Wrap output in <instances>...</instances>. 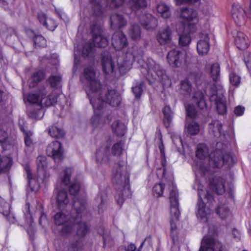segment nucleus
<instances>
[{"label":"nucleus","instance_id":"obj_1","mask_svg":"<svg viewBox=\"0 0 251 251\" xmlns=\"http://www.w3.org/2000/svg\"><path fill=\"white\" fill-rule=\"evenodd\" d=\"M95 75L92 67L84 69V76L89 83L86 92L93 108H103L104 103L113 107L118 106L121 101L119 94L115 90H101L100 83L96 79Z\"/></svg>","mask_w":251,"mask_h":251},{"label":"nucleus","instance_id":"obj_2","mask_svg":"<svg viewBox=\"0 0 251 251\" xmlns=\"http://www.w3.org/2000/svg\"><path fill=\"white\" fill-rule=\"evenodd\" d=\"M193 170L196 175V181L193 186L195 189H197L199 200L197 204L196 215L197 218L201 223H206L209 215L211 213L210 204L212 203L214 199L213 196L207 191L202 189L201 186L198 181V176H204L210 171L209 167L206 166L203 161L197 162L193 166Z\"/></svg>","mask_w":251,"mask_h":251},{"label":"nucleus","instance_id":"obj_3","mask_svg":"<svg viewBox=\"0 0 251 251\" xmlns=\"http://www.w3.org/2000/svg\"><path fill=\"white\" fill-rule=\"evenodd\" d=\"M113 181L116 190L115 199L119 205H122L126 198L131 195L129 189V174L127 173L125 163L119 160L115 163L113 171Z\"/></svg>","mask_w":251,"mask_h":251},{"label":"nucleus","instance_id":"obj_4","mask_svg":"<svg viewBox=\"0 0 251 251\" xmlns=\"http://www.w3.org/2000/svg\"><path fill=\"white\" fill-rule=\"evenodd\" d=\"M73 206L76 214L75 218L73 219V223L78 226L76 234L79 236L84 237L89 231V227L84 221L89 215L86 208V202L84 200H79L75 197Z\"/></svg>","mask_w":251,"mask_h":251},{"label":"nucleus","instance_id":"obj_5","mask_svg":"<svg viewBox=\"0 0 251 251\" xmlns=\"http://www.w3.org/2000/svg\"><path fill=\"white\" fill-rule=\"evenodd\" d=\"M101 66L103 72L108 77L118 78L124 74L122 67L114 61L108 51L102 54Z\"/></svg>","mask_w":251,"mask_h":251},{"label":"nucleus","instance_id":"obj_6","mask_svg":"<svg viewBox=\"0 0 251 251\" xmlns=\"http://www.w3.org/2000/svg\"><path fill=\"white\" fill-rule=\"evenodd\" d=\"M196 105L200 109H203L206 107V103L203 99V95L201 91L194 93L192 102L185 106L187 116L191 119L196 118L198 115V111Z\"/></svg>","mask_w":251,"mask_h":251},{"label":"nucleus","instance_id":"obj_7","mask_svg":"<svg viewBox=\"0 0 251 251\" xmlns=\"http://www.w3.org/2000/svg\"><path fill=\"white\" fill-rule=\"evenodd\" d=\"M211 90L212 92L210 97V100L215 101L219 114H225L226 112V98L224 96V91L222 87L220 86L217 87L214 84L211 87Z\"/></svg>","mask_w":251,"mask_h":251},{"label":"nucleus","instance_id":"obj_8","mask_svg":"<svg viewBox=\"0 0 251 251\" xmlns=\"http://www.w3.org/2000/svg\"><path fill=\"white\" fill-rule=\"evenodd\" d=\"M232 160L230 155L226 152L223 149H216L209 155L210 165L215 168L221 167L225 163Z\"/></svg>","mask_w":251,"mask_h":251},{"label":"nucleus","instance_id":"obj_9","mask_svg":"<svg viewBox=\"0 0 251 251\" xmlns=\"http://www.w3.org/2000/svg\"><path fill=\"white\" fill-rule=\"evenodd\" d=\"M231 15L236 25L239 26L245 24L247 17L251 20V0L250 2L248 13L247 15L244 9L241 5L235 4L232 5Z\"/></svg>","mask_w":251,"mask_h":251},{"label":"nucleus","instance_id":"obj_10","mask_svg":"<svg viewBox=\"0 0 251 251\" xmlns=\"http://www.w3.org/2000/svg\"><path fill=\"white\" fill-rule=\"evenodd\" d=\"M186 53L179 49H174L168 52L167 60L172 67L178 68L185 64Z\"/></svg>","mask_w":251,"mask_h":251},{"label":"nucleus","instance_id":"obj_11","mask_svg":"<svg viewBox=\"0 0 251 251\" xmlns=\"http://www.w3.org/2000/svg\"><path fill=\"white\" fill-rule=\"evenodd\" d=\"M108 45V40L101 34L93 37V43H86L82 50V55L88 56L92 52L94 47L104 48Z\"/></svg>","mask_w":251,"mask_h":251},{"label":"nucleus","instance_id":"obj_12","mask_svg":"<svg viewBox=\"0 0 251 251\" xmlns=\"http://www.w3.org/2000/svg\"><path fill=\"white\" fill-rule=\"evenodd\" d=\"M94 109V115L91 119V123L95 127L102 126L104 124H109L112 119V116L105 110L101 111L102 108Z\"/></svg>","mask_w":251,"mask_h":251},{"label":"nucleus","instance_id":"obj_13","mask_svg":"<svg viewBox=\"0 0 251 251\" xmlns=\"http://www.w3.org/2000/svg\"><path fill=\"white\" fill-rule=\"evenodd\" d=\"M171 219L178 221L180 215L178 209V194L176 187L173 186L170 193Z\"/></svg>","mask_w":251,"mask_h":251},{"label":"nucleus","instance_id":"obj_14","mask_svg":"<svg viewBox=\"0 0 251 251\" xmlns=\"http://www.w3.org/2000/svg\"><path fill=\"white\" fill-rule=\"evenodd\" d=\"M199 251H223V249L221 242L212 238L204 237Z\"/></svg>","mask_w":251,"mask_h":251},{"label":"nucleus","instance_id":"obj_15","mask_svg":"<svg viewBox=\"0 0 251 251\" xmlns=\"http://www.w3.org/2000/svg\"><path fill=\"white\" fill-rule=\"evenodd\" d=\"M46 152L48 155L51 157L55 161L62 159L63 150L61 144L57 141L49 144Z\"/></svg>","mask_w":251,"mask_h":251},{"label":"nucleus","instance_id":"obj_16","mask_svg":"<svg viewBox=\"0 0 251 251\" xmlns=\"http://www.w3.org/2000/svg\"><path fill=\"white\" fill-rule=\"evenodd\" d=\"M112 45L116 50H121L127 45V40L125 35L121 31H116L113 34Z\"/></svg>","mask_w":251,"mask_h":251},{"label":"nucleus","instance_id":"obj_17","mask_svg":"<svg viewBox=\"0 0 251 251\" xmlns=\"http://www.w3.org/2000/svg\"><path fill=\"white\" fill-rule=\"evenodd\" d=\"M184 32L179 35V44L181 46L188 45L191 41L189 34L194 32L196 30V26L194 24H189L184 26Z\"/></svg>","mask_w":251,"mask_h":251},{"label":"nucleus","instance_id":"obj_18","mask_svg":"<svg viewBox=\"0 0 251 251\" xmlns=\"http://www.w3.org/2000/svg\"><path fill=\"white\" fill-rule=\"evenodd\" d=\"M210 189L218 195L223 194L226 191L225 180L220 176H215L210 181Z\"/></svg>","mask_w":251,"mask_h":251},{"label":"nucleus","instance_id":"obj_19","mask_svg":"<svg viewBox=\"0 0 251 251\" xmlns=\"http://www.w3.org/2000/svg\"><path fill=\"white\" fill-rule=\"evenodd\" d=\"M172 38V31L169 26L159 30L156 35L157 41L160 45L170 43Z\"/></svg>","mask_w":251,"mask_h":251},{"label":"nucleus","instance_id":"obj_20","mask_svg":"<svg viewBox=\"0 0 251 251\" xmlns=\"http://www.w3.org/2000/svg\"><path fill=\"white\" fill-rule=\"evenodd\" d=\"M209 38L207 34L202 33L200 35V39L197 43V51L199 54H206L209 50Z\"/></svg>","mask_w":251,"mask_h":251},{"label":"nucleus","instance_id":"obj_21","mask_svg":"<svg viewBox=\"0 0 251 251\" xmlns=\"http://www.w3.org/2000/svg\"><path fill=\"white\" fill-rule=\"evenodd\" d=\"M139 19L141 24L147 30H152L156 26V19L149 13L140 16Z\"/></svg>","mask_w":251,"mask_h":251},{"label":"nucleus","instance_id":"obj_22","mask_svg":"<svg viewBox=\"0 0 251 251\" xmlns=\"http://www.w3.org/2000/svg\"><path fill=\"white\" fill-rule=\"evenodd\" d=\"M110 156L109 146L108 145L101 146L96 152V161L99 163L107 162Z\"/></svg>","mask_w":251,"mask_h":251},{"label":"nucleus","instance_id":"obj_23","mask_svg":"<svg viewBox=\"0 0 251 251\" xmlns=\"http://www.w3.org/2000/svg\"><path fill=\"white\" fill-rule=\"evenodd\" d=\"M40 23L50 31H53L57 26L55 21L51 18H48L43 12H39L37 15Z\"/></svg>","mask_w":251,"mask_h":251},{"label":"nucleus","instance_id":"obj_24","mask_svg":"<svg viewBox=\"0 0 251 251\" xmlns=\"http://www.w3.org/2000/svg\"><path fill=\"white\" fill-rule=\"evenodd\" d=\"M234 42L237 48L241 50L246 49L250 44L248 37L241 31L237 32L236 35L235 36Z\"/></svg>","mask_w":251,"mask_h":251},{"label":"nucleus","instance_id":"obj_25","mask_svg":"<svg viewBox=\"0 0 251 251\" xmlns=\"http://www.w3.org/2000/svg\"><path fill=\"white\" fill-rule=\"evenodd\" d=\"M111 26L113 28H121L126 25V21L122 15L114 14L110 17Z\"/></svg>","mask_w":251,"mask_h":251},{"label":"nucleus","instance_id":"obj_26","mask_svg":"<svg viewBox=\"0 0 251 251\" xmlns=\"http://www.w3.org/2000/svg\"><path fill=\"white\" fill-rule=\"evenodd\" d=\"M222 125L219 121L214 120L212 121L209 125V134L215 137H219L222 134Z\"/></svg>","mask_w":251,"mask_h":251},{"label":"nucleus","instance_id":"obj_27","mask_svg":"<svg viewBox=\"0 0 251 251\" xmlns=\"http://www.w3.org/2000/svg\"><path fill=\"white\" fill-rule=\"evenodd\" d=\"M56 200L59 209H63L69 201L67 192L63 189L57 191Z\"/></svg>","mask_w":251,"mask_h":251},{"label":"nucleus","instance_id":"obj_28","mask_svg":"<svg viewBox=\"0 0 251 251\" xmlns=\"http://www.w3.org/2000/svg\"><path fill=\"white\" fill-rule=\"evenodd\" d=\"M75 216L68 217L63 212H58L54 216V223L57 225H63L67 222L73 223Z\"/></svg>","mask_w":251,"mask_h":251},{"label":"nucleus","instance_id":"obj_29","mask_svg":"<svg viewBox=\"0 0 251 251\" xmlns=\"http://www.w3.org/2000/svg\"><path fill=\"white\" fill-rule=\"evenodd\" d=\"M111 128L113 132L118 136H123L126 132V126L120 120L114 121L111 125Z\"/></svg>","mask_w":251,"mask_h":251},{"label":"nucleus","instance_id":"obj_30","mask_svg":"<svg viewBox=\"0 0 251 251\" xmlns=\"http://www.w3.org/2000/svg\"><path fill=\"white\" fill-rule=\"evenodd\" d=\"M45 77V74L43 71H38L33 73L31 77L28 80L29 86L30 88L34 87Z\"/></svg>","mask_w":251,"mask_h":251},{"label":"nucleus","instance_id":"obj_31","mask_svg":"<svg viewBox=\"0 0 251 251\" xmlns=\"http://www.w3.org/2000/svg\"><path fill=\"white\" fill-rule=\"evenodd\" d=\"M197 15V13L196 11L192 8L185 7L181 9L180 16L185 20L191 21L196 18Z\"/></svg>","mask_w":251,"mask_h":251},{"label":"nucleus","instance_id":"obj_32","mask_svg":"<svg viewBox=\"0 0 251 251\" xmlns=\"http://www.w3.org/2000/svg\"><path fill=\"white\" fill-rule=\"evenodd\" d=\"M38 92L41 97L39 105L41 106H50L51 105V102H50L49 99V96H46L47 91L44 86H42L39 89Z\"/></svg>","mask_w":251,"mask_h":251},{"label":"nucleus","instance_id":"obj_33","mask_svg":"<svg viewBox=\"0 0 251 251\" xmlns=\"http://www.w3.org/2000/svg\"><path fill=\"white\" fill-rule=\"evenodd\" d=\"M128 5L131 10L136 12L146 7L147 5L146 0H130Z\"/></svg>","mask_w":251,"mask_h":251},{"label":"nucleus","instance_id":"obj_34","mask_svg":"<svg viewBox=\"0 0 251 251\" xmlns=\"http://www.w3.org/2000/svg\"><path fill=\"white\" fill-rule=\"evenodd\" d=\"M149 70L153 72L159 80L166 79L167 77L165 71L158 64L154 63L153 66L149 67Z\"/></svg>","mask_w":251,"mask_h":251},{"label":"nucleus","instance_id":"obj_35","mask_svg":"<svg viewBox=\"0 0 251 251\" xmlns=\"http://www.w3.org/2000/svg\"><path fill=\"white\" fill-rule=\"evenodd\" d=\"M49 134L52 137L61 138L65 135L64 130L57 126H52L49 128Z\"/></svg>","mask_w":251,"mask_h":251},{"label":"nucleus","instance_id":"obj_36","mask_svg":"<svg viewBox=\"0 0 251 251\" xmlns=\"http://www.w3.org/2000/svg\"><path fill=\"white\" fill-rule=\"evenodd\" d=\"M129 35L134 40L140 38L141 30L139 25L136 24H132L129 29Z\"/></svg>","mask_w":251,"mask_h":251},{"label":"nucleus","instance_id":"obj_37","mask_svg":"<svg viewBox=\"0 0 251 251\" xmlns=\"http://www.w3.org/2000/svg\"><path fill=\"white\" fill-rule=\"evenodd\" d=\"M83 241L81 238L72 241L68 247L69 251H83Z\"/></svg>","mask_w":251,"mask_h":251},{"label":"nucleus","instance_id":"obj_38","mask_svg":"<svg viewBox=\"0 0 251 251\" xmlns=\"http://www.w3.org/2000/svg\"><path fill=\"white\" fill-rule=\"evenodd\" d=\"M196 156L200 159H203L208 155V149L204 144H199L197 146Z\"/></svg>","mask_w":251,"mask_h":251},{"label":"nucleus","instance_id":"obj_39","mask_svg":"<svg viewBox=\"0 0 251 251\" xmlns=\"http://www.w3.org/2000/svg\"><path fill=\"white\" fill-rule=\"evenodd\" d=\"M210 74L211 77L214 82L219 80L220 75V65L217 63L212 64L210 68Z\"/></svg>","mask_w":251,"mask_h":251},{"label":"nucleus","instance_id":"obj_40","mask_svg":"<svg viewBox=\"0 0 251 251\" xmlns=\"http://www.w3.org/2000/svg\"><path fill=\"white\" fill-rule=\"evenodd\" d=\"M189 78H185L182 80L180 83V89L183 93L185 95H189L192 90V83L190 82Z\"/></svg>","mask_w":251,"mask_h":251},{"label":"nucleus","instance_id":"obj_41","mask_svg":"<svg viewBox=\"0 0 251 251\" xmlns=\"http://www.w3.org/2000/svg\"><path fill=\"white\" fill-rule=\"evenodd\" d=\"M156 10L158 14L163 18H168L171 16L170 8L165 4H158L156 7Z\"/></svg>","mask_w":251,"mask_h":251},{"label":"nucleus","instance_id":"obj_42","mask_svg":"<svg viewBox=\"0 0 251 251\" xmlns=\"http://www.w3.org/2000/svg\"><path fill=\"white\" fill-rule=\"evenodd\" d=\"M164 114V123L166 127H168L172 121L173 118V112L171 108L168 105H166L163 110Z\"/></svg>","mask_w":251,"mask_h":251},{"label":"nucleus","instance_id":"obj_43","mask_svg":"<svg viewBox=\"0 0 251 251\" xmlns=\"http://www.w3.org/2000/svg\"><path fill=\"white\" fill-rule=\"evenodd\" d=\"M11 160L7 157H0V174L4 173L10 169Z\"/></svg>","mask_w":251,"mask_h":251},{"label":"nucleus","instance_id":"obj_44","mask_svg":"<svg viewBox=\"0 0 251 251\" xmlns=\"http://www.w3.org/2000/svg\"><path fill=\"white\" fill-rule=\"evenodd\" d=\"M95 201L98 204L99 211H100L107 202V195L105 192H100L95 198Z\"/></svg>","mask_w":251,"mask_h":251},{"label":"nucleus","instance_id":"obj_45","mask_svg":"<svg viewBox=\"0 0 251 251\" xmlns=\"http://www.w3.org/2000/svg\"><path fill=\"white\" fill-rule=\"evenodd\" d=\"M216 213L223 219H225L230 214V211L227 206L225 204H220L218 206Z\"/></svg>","mask_w":251,"mask_h":251},{"label":"nucleus","instance_id":"obj_46","mask_svg":"<svg viewBox=\"0 0 251 251\" xmlns=\"http://www.w3.org/2000/svg\"><path fill=\"white\" fill-rule=\"evenodd\" d=\"M177 221H176L173 219H171L170 221V234L174 243L177 240L178 234V229L176 225V222Z\"/></svg>","mask_w":251,"mask_h":251},{"label":"nucleus","instance_id":"obj_47","mask_svg":"<svg viewBox=\"0 0 251 251\" xmlns=\"http://www.w3.org/2000/svg\"><path fill=\"white\" fill-rule=\"evenodd\" d=\"M24 134V141L26 147L31 148L33 145V141L32 138L33 133L31 131H26L21 128Z\"/></svg>","mask_w":251,"mask_h":251},{"label":"nucleus","instance_id":"obj_48","mask_svg":"<svg viewBox=\"0 0 251 251\" xmlns=\"http://www.w3.org/2000/svg\"><path fill=\"white\" fill-rule=\"evenodd\" d=\"M187 132L191 135H196L200 131V126L198 123L192 121L187 124Z\"/></svg>","mask_w":251,"mask_h":251},{"label":"nucleus","instance_id":"obj_49","mask_svg":"<svg viewBox=\"0 0 251 251\" xmlns=\"http://www.w3.org/2000/svg\"><path fill=\"white\" fill-rule=\"evenodd\" d=\"M24 99H26L27 101L30 103L37 104L39 105L40 101V95L38 94H28L26 96L24 94Z\"/></svg>","mask_w":251,"mask_h":251},{"label":"nucleus","instance_id":"obj_50","mask_svg":"<svg viewBox=\"0 0 251 251\" xmlns=\"http://www.w3.org/2000/svg\"><path fill=\"white\" fill-rule=\"evenodd\" d=\"M124 142L122 141L114 144L112 148V153L114 156H119L123 150Z\"/></svg>","mask_w":251,"mask_h":251},{"label":"nucleus","instance_id":"obj_51","mask_svg":"<svg viewBox=\"0 0 251 251\" xmlns=\"http://www.w3.org/2000/svg\"><path fill=\"white\" fill-rule=\"evenodd\" d=\"M72 173V169L70 168H66L64 171L63 176L61 177V182L64 185H67L70 183Z\"/></svg>","mask_w":251,"mask_h":251},{"label":"nucleus","instance_id":"obj_52","mask_svg":"<svg viewBox=\"0 0 251 251\" xmlns=\"http://www.w3.org/2000/svg\"><path fill=\"white\" fill-rule=\"evenodd\" d=\"M164 185L162 183L156 184L152 188L153 195L158 198L163 196Z\"/></svg>","mask_w":251,"mask_h":251},{"label":"nucleus","instance_id":"obj_53","mask_svg":"<svg viewBox=\"0 0 251 251\" xmlns=\"http://www.w3.org/2000/svg\"><path fill=\"white\" fill-rule=\"evenodd\" d=\"M61 80V77L59 75H51L48 81L51 87L57 88L59 87Z\"/></svg>","mask_w":251,"mask_h":251},{"label":"nucleus","instance_id":"obj_54","mask_svg":"<svg viewBox=\"0 0 251 251\" xmlns=\"http://www.w3.org/2000/svg\"><path fill=\"white\" fill-rule=\"evenodd\" d=\"M144 83L140 82L137 83L135 86L132 87V92L135 95L136 98H140L143 92V86Z\"/></svg>","mask_w":251,"mask_h":251},{"label":"nucleus","instance_id":"obj_55","mask_svg":"<svg viewBox=\"0 0 251 251\" xmlns=\"http://www.w3.org/2000/svg\"><path fill=\"white\" fill-rule=\"evenodd\" d=\"M91 30L93 37L101 34L102 30L101 26L97 22H94L91 25Z\"/></svg>","mask_w":251,"mask_h":251},{"label":"nucleus","instance_id":"obj_56","mask_svg":"<svg viewBox=\"0 0 251 251\" xmlns=\"http://www.w3.org/2000/svg\"><path fill=\"white\" fill-rule=\"evenodd\" d=\"M33 40L36 46L39 47H44L46 46V40L42 35L35 36Z\"/></svg>","mask_w":251,"mask_h":251},{"label":"nucleus","instance_id":"obj_57","mask_svg":"<svg viewBox=\"0 0 251 251\" xmlns=\"http://www.w3.org/2000/svg\"><path fill=\"white\" fill-rule=\"evenodd\" d=\"M229 81L232 85L238 86L240 83L241 77L235 73H231L229 74Z\"/></svg>","mask_w":251,"mask_h":251},{"label":"nucleus","instance_id":"obj_58","mask_svg":"<svg viewBox=\"0 0 251 251\" xmlns=\"http://www.w3.org/2000/svg\"><path fill=\"white\" fill-rule=\"evenodd\" d=\"M90 1L93 4V9L95 14L97 15L101 14L100 0H90Z\"/></svg>","mask_w":251,"mask_h":251},{"label":"nucleus","instance_id":"obj_59","mask_svg":"<svg viewBox=\"0 0 251 251\" xmlns=\"http://www.w3.org/2000/svg\"><path fill=\"white\" fill-rule=\"evenodd\" d=\"M10 209V204L5 201H2L0 203V213H2L3 216H7L8 215Z\"/></svg>","mask_w":251,"mask_h":251},{"label":"nucleus","instance_id":"obj_60","mask_svg":"<svg viewBox=\"0 0 251 251\" xmlns=\"http://www.w3.org/2000/svg\"><path fill=\"white\" fill-rule=\"evenodd\" d=\"M25 170L27 173V178L28 179V183L29 186L31 188V189L33 191L35 188L33 183H36V181L32 178L31 173L28 167L25 168Z\"/></svg>","mask_w":251,"mask_h":251},{"label":"nucleus","instance_id":"obj_61","mask_svg":"<svg viewBox=\"0 0 251 251\" xmlns=\"http://www.w3.org/2000/svg\"><path fill=\"white\" fill-rule=\"evenodd\" d=\"M162 167L157 169L156 175L158 177H163L166 172V159L161 161Z\"/></svg>","mask_w":251,"mask_h":251},{"label":"nucleus","instance_id":"obj_62","mask_svg":"<svg viewBox=\"0 0 251 251\" xmlns=\"http://www.w3.org/2000/svg\"><path fill=\"white\" fill-rule=\"evenodd\" d=\"M80 189V184L77 182L72 183L69 187V192L71 195H75L79 191Z\"/></svg>","mask_w":251,"mask_h":251},{"label":"nucleus","instance_id":"obj_63","mask_svg":"<svg viewBox=\"0 0 251 251\" xmlns=\"http://www.w3.org/2000/svg\"><path fill=\"white\" fill-rule=\"evenodd\" d=\"M244 61L251 75V52H246L244 54Z\"/></svg>","mask_w":251,"mask_h":251},{"label":"nucleus","instance_id":"obj_64","mask_svg":"<svg viewBox=\"0 0 251 251\" xmlns=\"http://www.w3.org/2000/svg\"><path fill=\"white\" fill-rule=\"evenodd\" d=\"M104 246L111 247L114 244V242L111 237L108 234H104L102 236Z\"/></svg>","mask_w":251,"mask_h":251}]
</instances>
